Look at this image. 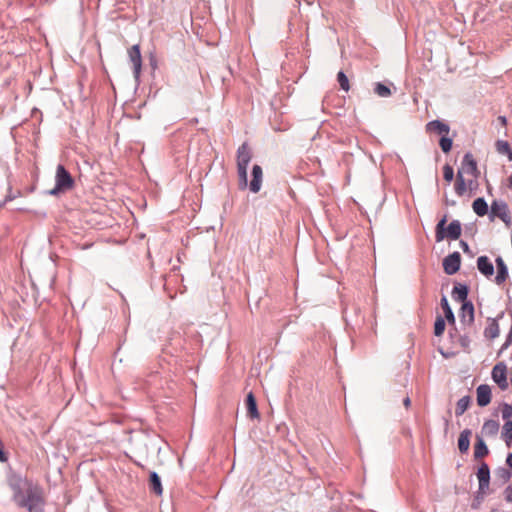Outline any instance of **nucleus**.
Wrapping results in <instances>:
<instances>
[{"instance_id":"33","label":"nucleus","mask_w":512,"mask_h":512,"mask_svg":"<svg viewBox=\"0 0 512 512\" xmlns=\"http://www.w3.org/2000/svg\"><path fill=\"white\" fill-rule=\"evenodd\" d=\"M445 330V321L443 318L438 317L434 324V334L436 336H441Z\"/></svg>"},{"instance_id":"9","label":"nucleus","mask_w":512,"mask_h":512,"mask_svg":"<svg viewBox=\"0 0 512 512\" xmlns=\"http://www.w3.org/2000/svg\"><path fill=\"white\" fill-rule=\"evenodd\" d=\"M477 404L481 407L487 406L491 402V388L482 384L477 387Z\"/></svg>"},{"instance_id":"30","label":"nucleus","mask_w":512,"mask_h":512,"mask_svg":"<svg viewBox=\"0 0 512 512\" xmlns=\"http://www.w3.org/2000/svg\"><path fill=\"white\" fill-rule=\"evenodd\" d=\"M374 92L379 97H383V98L390 97L392 95L391 89L382 83H376Z\"/></svg>"},{"instance_id":"20","label":"nucleus","mask_w":512,"mask_h":512,"mask_svg":"<svg viewBox=\"0 0 512 512\" xmlns=\"http://www.w3.org/2000/svg\"><path fill=\"white\" fill-rule=\"evenodd\" d=\"M468 295V288L465 285L457 284L454 286L452 290V296L455 301L461 302L462 304L466 302V298Z\"/></svg>"},{"instance_id":"38","label":"nucleus","mask_w":512,"mask_h":512,"mask_svg":"<svg viewBox=\"0 0 512 512\" xmlns=\"http://www.w3.org/2000/svg\"><path fill=\"white\" fill-rule=\"evenodd\" d=\"M505 500L507 502H512V486H509L504 491Z\"/></svg>"},{"instance_id":"27","label":"nucleus","mask_w":512,"mask_h":512,"mask_svg":"<svg viewBox=\"0 0 512 512\" xmlns=\"http://www.w3.org/2000/svg\"><path fill=\"white\" fill-rule=\"evenodd\" d=\"M470 399L469 397L465 396L458 400L456 404L455 414L457 416L462 415L469 407Z\"/></svg>"},{"instance_id":"39","label":"nucleus","mask_w":512,"mask_h":512,"mask_svg":"<svg viewBox=\"0 0 512 512\" xmlns=\"http://www.w3.org/2000/svg\"><path fill=\"white\" fill-rule=\"evenodd\" d=\"M500 473L504 480L509 479L511 476V473L507 469H502Z\"/></svg>"},{"instance_id":"18","label":"nucleus","mask_w":512,"mask_h":512,"mask_svg":"<svg viewBox=\"0 0 512 512\" xmlns=\"http://www.w3.org/2000/svg\"><path fill=\"white\" fill-rule=\"evenodd\" d=\"M471 431L469 429L463 430L458 438V448L461 453H466L470 446Z\"/></svg>"},{"instance_id":"12","label":"nucleus","mask_w":512,"mask_h":512,"mask_svg":"<svg viewBox=\"0 0 512 512\" xmlns=\"http://www.w3.org/2000/svg\"><path fill=\"white\" fill-rule=\"evenodd\" d=\"M477 268L487 278L494 274V266L487 256H480L477 259Z\"/></svg>"},{"instance_id":"10","label":"nucleus","mask_w":512,"mask_h":512,"mask_svg":"<svg viewBox=\"0 0 512 512\" xmlns=\"http://www.w3.org/2000/svg\"><path fill=\"white\" fill-rule=\"evenodd\" d=\"M263 177L262 168L259 165H254L252 168V180L250 182L249 188L253 193L259 192L261 188Z\"/></svg>"},{"instance_id":"36","label":"nucleus","mask_w":512,"mask_h":512,"mask_svg":"<svg viewBox=\"0 0 512 512\" xmlns=\"http://www.w3.org/2000/svg\"><path fill=\"white\" fill-rule=\"evenodd\" d=\"M502 418L506 421H512V405L504 404L501 410Z\"/></svg>"},{"instance_id":"13","label":"nucleus","mask_w":512,"mask_h":512,"mask_svg":"<svg viewBox=\"0 0 512 512\" xmlns=\"http://www.w3.org/2000/svg\"><path fill=\"white\" fill-rule=\"evenodd\" d=\"M461 322L472 325L474 322V306L471 302H464L460 311Z\"/></svg>"},{"instance_id":"17","label":"nucleus","mask_w":512,"mask_h":512,"mask_svg":"<svg viewBox=\"0 0 512 512\" xmlns=\"http://www.w3.org/2000/svg\"><path fill=\"white\" fill-rule=\"evenodd\" d=\"M426 129L428 132H434V133L443 134V135H447L450 131V128L447 124H445L441 121H438V120L429 122L426 125Z\"/></svg>"},{"instance_id":"26","label":"nucleus","mask_w":512,"mask_h":512,"mask_svg":"<svg viewBox=\"0 0 512 512\" xmlns=\"http://www.w3.org/2000/svg\"><path fill=\"white\" fill-rule=\"evenodd\" d=\"M441 307L443 309V312L445 314V317H446L447 321L449 323L454 324L455 323V317H454V314L452 312V309H451V307H450L446 297H442V299H441Z\"/></svg>"},{"instance_id":"22","label":"nucleus","mask_w":512,"mask_h":512,"mask_svg":"<svg viewBox=\"0 0 512 512\" xmlns=\"http://www.w3.org/2000/svg\"><path fill=\"white\" fill-rule=\"evenodd\" d=\"M473 211L478 216H484L488 212V205L483 198H477L472 204Z\"/></svg>"},{"instance_id":"21","label":"nucleus","mask_w":512,"mask_h":512,"mask_svg":"<svg viewBox=\"0 0 512 512\" xmlns=\"http://www.w3.org/2000/svg\"><path fill=\"white\" fill-rule=\"evenodd\" d=\"M446 236L452 240H457L461 236L462 228L458 220H453L447 227Z\"/></svg>"},{"instance_id":"41","label":"nucleus","mask_w":512,"mask_h":512,"mask_svg":"<svg viewBox=\"0 0 512 512\" xmlns=\"http://www.w3.org/2000/svg\"><path fill=\"white\" fill-rule=\"evenodd\" d=\"M403 404L406 408H408L411 405V400L409 397H406L403 401Z\"/></svg>"},{"instance_id":"4","label":"nucleus","mask_w":512,"mask_h":512,"mask_svg":"<svg viewBox=\"0 0 512 512\" xmlns=\"http://www.w3.org/2000/svg\"><path fill=\"white\" fill-rule=\"evenodd\" d=\"M495 217L501 219L507 226L510 225L511 217L505 202L493 201L490 210V218L493 220Z\"/></svg>"},{"instance_id":"37","label":"nucleus","mask_w":512,"mask_h":512,"mask_svg":"<svg viewBox=\"0 0 512 512\" xmlns=\"http://www.w3.org/2000/svg\"><path fill=\"white\" fill-rule=\"evenodd\" d=\"M512 343V326H511V330H510V333L505 341V343L502 345L501 349H500V352L504 351L505 349L508 348V346Z\"/></svg>"},{"instance_id":"44","label":"nucleus","mask_w":512,"mask_h":512,"mask_svg":"<svg viewBox=\"0 0 512 512\" xmlns=\"http://www.w3.org/2000/svg\"><path fill=\"white\" fill-rule=\"evenodd\" d=\"M509 187L512 188V174L511 176L509 177Z\"/></svg>"},{"instance_id":"34","label":"nucleus","mask_w":512,"mask_h":512,"mask_svg":"<svg viewBox=\"0 0 512 512\" xmlns=\"http://www.w3.org/2000/svg\"><path fill=\"white\" fill-rule=\"evenodd\" d=\"M439 145L444 153H448L452 148V139L443 136L440 139Z\"/></svg>"},{"instance_id":"8","label":"nucleus","mask_w":512,"mask_h":512,"mask_svg":"<svg viewBox=\"0 0 512 512\" xmlns=\"http://www.w3.org/2000/svg\"><path fill=\"white\" fill-rule=\"evenodd\" d=\"M461 263V256L458 252H454L443 260V268L446 274L453 275L459 268Z\"/></svg>"},{"instance_id":"15","label":"nucleus","mask_w":512,"mask_h":512,"mask_svg":"<svg viewBox=\"0 0 512 512\" xmlns=\"http://www.w3.org/2000/svg\"><path fill=\"white\" fill-rule=\"evenodd\" d=\"M473 184L472 180H469L468 183L465 181L462 172L457 173L456 182H455V192L457 195L462 196L466 193L467 189H471Z\"/></svg>"},{"instance_id":"43","label":"nucleus","mask_w":512,"mask_h":512,"mask_svg":"<svg viewBox=\"0 0 512 512\" xmlns=\"http://www.w3.org/2000/svg\"><path fill=\"white\" fill-rule=\"evenodd\" d=\"M461 246L463 247L464 251H467L469 249L468 244L466 242H461Z\"/></svg>"},{"instance_id":"16","label":"nucleus","mask_w":512,"mask_h":512,"mask_svg":"<svg viewBox=\"0 0 512 512\" xmlns=\"http://www.w3.org/2000/svg\"><path fill=\"white\" fill-rule=\"evenodd\" d=\"M500 334L499 324L496 319H488L487 326L484 330V336L487 339H495Z\"/></svg>"},{"instance_id":"40","label":"nucleus","mask_w":512,"mask_h":512,"mask_svg":"<svg viewBox=\"0 0 512 512\" xmlns=\"http://www.w3.org/2000/svg\"><path fill=\"white\" fill-rule=\"evenodd\" d=\"M506 463L512 469V453L508 454Z\"/></svg>"},{"instance_id":"42","label":"nucleus","mask_w":512,"mask_h":512,"mask_svg":"<svg viewBox=\"0 0 512 512\" xmlns=\"http://www.w3.org/2000/svg\"><path fill=\"white\" fill-rule=\"evenodd\" d=\"M498 120L501 122L502 125H506V118L503 116H500Z\"/></svg>"},{"instance_id":"25","label":"nucleus","mask_w":512,"mask_h":512,"mask_svg":"<svg viewBox=\"0 0 512 512\" xmlns=\"http://www.w3.org/2000/svg\"><path fill=\"white\" fill-rule=\"evenodd\" d=\"M488 448L482 439H478L474 446V456L476 459L483 458L488 454Z\"/></svg>"},{"instance_id":"2","label":"nucleus","mask_w":512,"mask_h":512,"mask_svg":"<svg viewBox=\"0 0 512 512\" xmlns=\"http://www.w3.org/2000/svg\"><path fill=\"white\" fill-rule=\"evenodd\" d=\"M252 158L251 149L243 143L237 150V172L239 189L245 190L248 186L247 167Z\"/></svg>"},{"instance_id":"19","label":"nucleus","mask_w":512,"mask_h":512,"mask_svg":"<svg viewBox=\"0 0 512 512\" xmlns=\"http://www.w3.org/2000/svg\"><path fill=\"white\" fill-rule=\"evenodd\" d=\"M247 413L250 418H259L256 399L252 392L248 393L246 398Z\"/></svg>"},{"instance_id":"6","label":"nucleus","mask_w":512,"mask_h":512,"mask_svg":"<svg viewBox=\"0 0 512 512\" xmlns=\"http://www.w3.org/2000/svg\"><path fill=\"white\" fill-rule=\"evenodd\" d=\"M128 56L133 65V72L136 79L139 78L142 68V57L140 52V46L138 44L133 45L128 49Z\"/></svg>"},{"instance_id":"1","label":"nucleus","mask_w":512,"mask_h":512,"mask_svg":"<svg viewBox=\"0 0 512 512\" xmlns=\"http://www.w3.org/2000/svg\"><path fill=\"white\" fill-rule=\"evenodd\" d=\"M10 485L17 506L28 512H43L45 498L43 489L38 484L26 478H16Z\"/></svg>"},{"instance_id":"23","label":"nucleus","mask_w":512,"mask_h":512,"mask_svg":"<svg viewBox=\"0 0 512 512\" xmlns=\"http://www.w3.org/2000/svg\"><path fill=\"white\" fill-rule=\"evenodd\" d=\"M150 489L153 491L156 495H161L163 492V488L161 485V481L157 473L152 472L150 474Z\"/></svg>"},{"instance_id":"45","label":"nucleus","mask_w":512,"mask_h":512,"mask_svg":"<svg viewBox=\"0 0 512 512\" xmlns=\"http://www.w3.org/2000/svg\"><path fill=\"white\" fill-rule=\"evenodd\" d=\"M510 381H511V385H512V371H511Z\"/></svg>"},{"instance_id":"14","label":"nucleus","mask_w":512,"mask_h":512,"mask_svg":"<svg viewBox=\"0 0 512 512\" xmlns=\"http://www.w3.org/2000/svg\"><path fill=\"white\" fill-rule=\"evenodd\" d=\"M496 269L497 274L495 277V282L498 285H502L508 278V269L501 257L496 258Z\"/></svg>"},{"instance_id":"29","label":"nucleus","mask_w":512,"mask_h":512,"mask_svg":"<svg viewBox=\"0 0 512 512\" xmlns=\"http://www.w3.org/2000/svg\"><path fill=\"white\" fill-rule=\"evenodd\" d=\"M502 436L508 446L512 442V421H506L503 425Z\"/></svg>"},{"instance_id":"3","label":"nucleus","mask_w":512,"mask_h":512,"mask_svg":"<svg viewBox=\"0 0 512 512\" xmlns=\"http://www.w3.org/2000/svg\"><path fill=\"white\" fill-rule=\"evenodd\" d=\"M55 181L56 185L54 189L51 190V194H57L60 191L71 189L74 184L72 176L63 165L57 166Z\"/></svg>"},{"instance_id":"5","label":"nucleus","mask_w":512,"mask_h":512,"mask_svg":"<svg viewBox=\"0 0 512 512\" xmlns=\"http://www.w3.org/2000/svg\"><path fill=\"white\" fill-rule=\"evenodd\" d=\"M492 379L501 390H506L508 388L507 367L504 363H498L493 367Z\"/></svg>"},{"instance_id":"35","label":"nucleus","mask_w":512,"mask_h":512,"mask_svg":"<svg viewBox=\"0 0 512 512\" xmlns=\"http://www.w3.org/2000/svg\"><path fill=\"white\" fill-rule=\"evenodd\" d=\"M443 177L448 183H450L454 178V170L449 164H446L443 167Z\"/></svg>"},{"instance_id":"24","label":"nucleus","mask_w":512,"mask_h":512,"mask_svg":"<svg viewBox=\"0 0 512 512\" xmlns=\"http://www.w3.org/2000/svg\"><path fill=\"white\" fill-rule=\"evenodd\" d=\"M498 429H499V424L497 421L487 420L483 425L482 432L485 435L494 436L497 434Z\"/></svg>"},{"instance_id":"7","label":"nucleus","mask_w":512,"mask_h":512,"mask_svg":"<svg viewBox=\"0 0 512 512\" xmlns=\"http://www.w3.org/2000/svg\"><path fill=\"white\" fill-rule=\"evenodd\" d=\"M458 172H462L463 175H471L474 178L478 177L479 171L477 168V163L471 153H466L464 155L461 168Z\"/></svg>"},{"instance_id":"28","label":"nucleus","mask_w":512,"mask_h":512,"mask_svg":"<svg viewBox=\"0 0 512 512\" xmlns=\"http://www.w3.org/2000/svg\"><path fill=\"white\" fill-rule=\"evenodd\" d=\"M497 151L500 154H507L510 161H512V150L508 142L499 140L496 143Z\"/></svg>"},{"instance_id":"31","label":"nucleus","mask_w":512,"mask_h":512,"mask_svg":"<svg viewBox=\"0 0 512 512\" xmlns=\"http://www.w3.org/2000/svg\"><path fill=\"white\" fill-rule=\"evenodd\" d=\"M337 81L340 85V87L344 90V91H349L350 89V84H349V80L347 78V76L345 75L344 72L340 71L338 72L337 74Z\"/></svg>"},{"instance_id":"32","label":"nucleus","mask_w":512,"mask_h":512,"mask_svg":"<svg viewBox=\"0 0 512 512\" xmlns=\"http://www.w3.org/2000/svg\"><path fill=\"white\" fill-rule=\"evenodd\" d=\"M446 223V217H444L442 220L439 221V223L436 226V241L440 242L445 238L444 234V225Z\"/></svg>"},{"instance_id":"11","label":"nucleus","mask_w":512,"mask_h":512,"mask_svg":"<svg viewBox=\"0 0 512 512\" xmlns=\"http://www.w3.org/2000/svg\"><path fill=\"white\" fill-rule=\"evenodd\" d=\"M477 478L479 481V489L484 491L489 487L490 470L486 463H482L477 472Z\"/></svg>"}]
</instances>
